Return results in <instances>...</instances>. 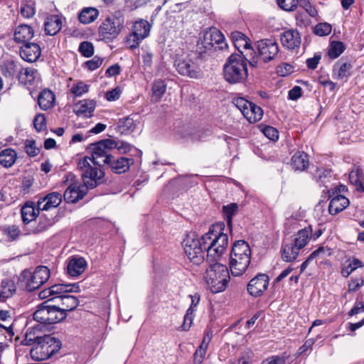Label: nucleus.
Masks as SVG:
<instances>
[{
	"label": "nucleus",
	"instance_id": "nucleus-53",
	"mask_svg": "<svg viewBox=\"0 0 364 364\" xmlns=\"http://www.w3.org/2000/svg\"><path fill=\"white\" fill-rule=\"evenodd\" d=\"M89 86L85 84L82 82H79L77 84L74 85L71 89L70 92L75 96L80 97L82 95L88 92Z\"/></svg>",
	"mask_w": 364,
	"mask_h": 364
},
{
	"label": "nucleus",
	"instance_id": "nucleus-29",
	"mask_svg": "<svg viewBox=\"0 0 364 364\" xmlns=\"http://www.w3.org/2000/svg\"><path fill=\"white\" fill-rule=\"evenodd\" d=\"M17 160V153L11 148H6L0 151V164L6 168L14 166Z\"/></svg>",
	"mask_w": 364,
	"mask_h": 364
},
{
	"label": "nucleus",
	"instance_id": "nucleus-17",
	"mask_svg": "<svg viewBox=\"0 0 364 364\" xmlns=\"http://www.w3.org/2000/svg\"><path fill=\"white\" fill-rule=\"evenodd\" d=\"M87 188L83 184L73 183L65 191L63 194L64 200L68 203H75L82 199L87 193Z\"/></svg>",
	"mask_w": 364,
	"mask_h": 364
},
{
	"label": "nucleus",
	"instance_id": "nucleus-54",
	"mask_svg": "<svg viewBox=\"0 0 364 364\" xmlns=\"http://www.w3.org/2000/svg\"><path fill=\"white\" fill-rule=\"evenodd\" d=\"M34 127L37 132H40L46 129V119L43 114H38L33 120Z\"/></svg>",
	"mask_w": 364,
	"mask_h": 364
},
{
	"label": "nucleus",
	"instance_id": "nucleus-45",
	"mask_svg": "<svg viewBox=\"0 0 364 364\" xmlns=\"http://www.w3.org/2000/svg\"><path fill=\"white\" fill-rule=\"evenodd\" d=\"M19 70L17 63L14 60H6L2 67L3 74L7 77H13L15 75L18 76Z\"/></svg>",
	"mask_w": 364,
	"mask_h": 364
},
{
	"label": "nucleus",
	"instance_id": "nucleus-16",
	"mask_svg": "<svg viewBox=\"0 0 364 364\" xmlns=\"http://www.w3.org/2000/svg\"><path fill=\"white\" fill-rule=\"evenodd\" d=\"M269 278L266 274H258L247 284L249 294L255 297L262 295L269 286Z\"/></svg>",
	"mask_w": 364,
	"mask_h": 364
},
{
	"label": "nucleus",
	"instance_id": "nucleus-30",
	"mask_svg": "<svg viewBox=\"0 0 364 364\" xmlns=\"http://www.w3.org/2000/svg\"><path fill=\"white\" fill-rule=\"evenodd\" d=\"M55 95L50 90H43L38 95V103L43 110L52 108L55 103Z\"/></svg>",
	"mask_w": 364,
	"mask_h": 364
},
{
	"label": "nucleus",
	"instance_id": "nucleus-50",
	"mask_svg": "<svg viewBox=\"0 0 364 364\" xmlns=\"http://www.w3.org/2000/svg\"><path fill=\"white\" fill-rule=\"evenodd\" d=\"M332 30L331 25L328 23H319L314 28V33L319 36H328Z\"/></svg>",
	"mask_w": 364,
	"mask_h": 364
},
{
	"label": "nucleus",
	"instance_id": "nucleus-9",
	"mask_svg": "<svg viewBox=\"0 0 364 364\" xmlns=\"http://www.w3.org/2000/svg\"><path fill=\"white\" fill-rule=\"evenodd\" d=\"M182 245L185 254L191 262L196 264H200L203 262L205 253H207V246L203 236L197 238L193 234L188 235Z\"/></svg>",
	"mask_w": 364,
	"mask_h": 364
},
{
	"label": "nucleus",
	"instance_id": "nucleus-10",
	"mask_svg": "<svg viewBox=\"0 0 364 364\" xmlns=\"http://www.w3.org/2000/svg\"><path fill=\"white\" fill-rule=\"evenodd\" d=\"M90 157L85 156L77 163V168L82 171L83 185L86 186L87 189H92L102 183L104 176V172L100 168L90 165Z\"/></svg>",
	"mask_w": 364,
	"mask_h": 364
},
{
	"label": "nucleus",
	"instance_id": "nucleus-13",
	"mask_svg": "<svg viewBox=\"0 0 364 364\" xmlns=\"http://www.w3.org/2000/svg\"><path fill=\"white\" fill-rule=\"evenodd\" d=\"M150 28L151 26L147 21H136L134 23L132 33L127 38V43L131 48H136L141 41L149 36Z\"/></svg>",
	"mask_w": 364,
	"mask_h": 364
},
{
	"label": "nucleus",
	"instance_id": "nucleus-7",
	"mask_svg": "<svg viewBox=\"0 0 364 364\" xmlns=\"http://www.w3.org/2000/svg\"><path fill=\"white\" fill-rule=\"evenodd\" d=\"M124 17L122 11H115L107 16L98 29L100 37L103 40L112 41L117 38L124 27Z\"/></svg>",
	"mask_w": 364,
	"mask_h": 364
},
{
	"label": "nucleus",
	"instance_id": "nucleus-4",
	"mask_svg": "<svg viewBox=\"0 0 364 364\" xmlns=\"http://www.w3.org/2000/svg\"><path fill=\"white\" fill-rule=\"evenodd\" d=\"M225 80L231 84L243 82L247 77V68L245 57L240 54H232L223 67Z\"/></svg>",
	"mask_w": 364,
	"mask_h": 364
},
{
	"label": "nucleus",
	"instance_id": "nucleus-3",
	"mask_svg": "<svg viewBox=\"0 0 364 364\" xmlns=\"http://www.w3.org/2000/svg\"><path fill=\"white\" fill-rule=\"evenodd\" d=\"M204 279L213 293L223 291L230 281L228 269L225 265L213 262L207 268Z\"/></svg>",
	"mask_w": 364,
	"mask_h": 364
},
{
	"label": "nucleus",
	"instance_id": "nucleus-39",
	"mask_svg": "<svg viewBox=\"0 0 364 364\" xmlns=\"http://www.w3.org/2000/svg\"><path fill=\"white\" fill-rule=\"evenodd\" d=\"M331 249L327 247H319L318 249L314 250L308 257L307 259L301 264L300 271L303 272L306 267L309 266V263L314 259L316 257L321 255V256H329L331 255Z\"/></svg>",
	"mask_w": 364,
	"mask_h": 364
},
{
	"label": "nucleus",
	"instance_id": "nucleus-63",
	"mask_svg": "<svg viewBox=\"0 0 364 364\" xmlns=\"http://www.w3.org/2000/svg\"><path fill=\"white\" fill-rule=\"evenodd\" d=\"M116 146H112V149H116L120 153H127L131 151L132 145L125 141H115Z\"/></svg>",
	"mask_w": 364,
	"mask_h": 364
},
{
	"label": "nucleus",
	"instance_id": "nucleus-58",
	"mask_svg": "<svg viewBox=\"0 0 364 364\" xmlns=\"http://www.w3.org/2000/svg\"><path fill=\"white\" fill-rule=\"evenodd\" d=\"M193 313L192 309H188L186 311L183 318V323L181 326L183 331H188L191 326L194 318Z\"/></svg>",
	"mask_w": 364,
	"mask_h": 364
},
{
	"label": "nucleus",
	"instance_id": "nucleus-49",
	"mask_svg": "<svg viewBox=\"0 0 364 364\" xmlns=\"http://www.w3.org/2000/svg\"><path fill=\"white\" fill-rule=\"evenodd\" d=\"M212 134V132L210 129L203 128L200 129H198L191 134V139L193 141H201L205 140L208 138Z\"/></svg>",
	"mask_w": 364,
	"mask_h": 364
},
{
	"label": "nucleus",
	"instance_id": "nucleus-33",
	"mask_svg": "<svg viewBox=\"0 0 364 364\" xmlns=\"http://www.w3.org/2000/svg\"><path fill=\"white\" fill-rule=\"evenodd\" d=\"M291 166L296 171H304L309 166L308 156L304 151H297L291 157Z\"/></svg>",
	"mask_w": 364,
	"mask_h": 364
},
{
	"label": "nucleus",
	"instance_id": "nucleus-57",
	"mask_svg": "<svg viewBox=\"0 0 364 364\" xmlns=\"http://www.w3.org/2000/svg\"><path fill=\"white\" fill-rule=\"evenodd\" d=\"M233 103L244 115L245 111L248 109L252 102L243 97H237L234 99Z\"/></svg>",
	"mask_w": 364,
	"mask_h": 364
},
{
	"label": "nucleus",
	"instance_id": "nucleus-56",
	"mask_svg": "<svg viewBox=\"0 0 364 364\" xmlns=\"http://www.w3.org/2000/svg\"><path fill=\"white\" fill-rule=\"evenodd\" d=\"M25 151L31 157L37 156L39 154V149L36 147L33 140H27L25 144Z\"/></svg>",
	"mask_w": 364,
	"mask_h": 364
},
{
	"label": "nucleus",
	"instance_id": "nucleus-27",
	"mask_svg": "<svg viewBox=\"0 0 364 364\" xmlns=\"http://www.w3.org/2000/svg\"><path fill=\"white\" fill-rule=\"evenodd\" d=\"M352 64L350 62H344L343 59L336 62L333 66V73L338 79H346L351 75Z\"/></svg>",
	"mask_w": 364,
	"mask_h": 364
},
{
	"label": "nucleus",
	"instance_id": "nucleus-21",
	"mask_svg": "<svg viewBox=\"0 0 364 364\" xmlns=\"http://www.w3.org/2000/svg\"><path fill=\"white\" fill-rule=\"evenodd\" d=\"M134 163V159L132 158H127L125 156H120L116 158L113 155L110 161L107 162L106 165L109 166L113 172L116 173H125L129 168L131 164Z\"/></svg>",
	"mask_w": 364,
	"mask_h": 364
},
{
	"label": "nucleus",
	"instance_id": "nucleus-18",
	"mask_svg": "<svg viewBox=\"0 0 364 364\" xmlns=\"http://www.w3.org/2000/svg\"><path fill=\"white\" fill-rule=\"evenodd\" d=\"M21 58L28 63L36 62L41 55V48L38 43H27L19 49Z\"/></svg>",
	"mask_w": 364,
	"mask_h": 364
},
{
	"label": "nucleus",
	"instance_id": "nucleus-12",
	"mask_svg": "<svg viewBox=\"0 0 364 364\" xmlns=\"http://www.w3.org/2000/svg\"><path fill=\"white\" fill-rule=\"evenodd\" d=\"M112 146H116L115 140L106 139L91 144L92 161L95 165L102 166L112 159Z\"/></svg>",
	"mask_w": 364,
	"mask_h": 364
},
{
	"label": "nucleus",
	"instance_id": "nucleus-41",
	"mask_svg": "<svg viewBox=\"0 0 364 364\" xmlns=\"http://www.w3.org/2000/svg\"><path fill=\"white\" fill-rule=\"evenodd\" d=\"M299 250L294 244L285 245L282 250V258L284 262H292L297 257Z\"/></svg>",
	"mask_w": 364,
	"mask_h": 364
},
{
	"label": "nucleus",
	"instance_id": "nucleus-6",
	"mask_svg": "<svg viewBox=\"0 0 364 364\" xmlns=\"http://www.w3.org/2000/svg\"><path fill=\"white\" fill-rule=\"evenodd\" d=\"M50 299L38 305L33 313V319L39 324H53L58 323L66 318L67 314L64 313L60 307L49 304Z\"/></svg>",
	"mask_w": 364,
	"mask_h": 364
},
{
	"label": "nucleus",
	"instance_id": "nucleus-25",
	"mask_svg": "<svg viewBox=\"0 0 364 364\" xmlns=\"http://www.w3.org/2000/svg\"><path fill=\"white\" fill-rule=\"evenodd\" d=\"M332 197L328 210L330 214L336 215L347 208L350 203L349 200L343 195L331 196Z\"/></svg>",
	"mask_w": 364,
	"mask_h": 364
},
{
	"label": "nucleus",
	"instance_id": "nucleus-62",
	"mask_svg": "<svg viewBox=\"0 0 364 364\" xmlns=\"http://www.w3.org/2000/svg\"><path fill=\"white\" fill-rule=\"evenodd\" d=\"M263 134L269 139L274 141L278 139L279 132L277 129L267 126L262 130Z\"/></svg>",
	"mask_w": 364,
	"mask_h": 364
},
{
	"label": "nucleus",
	"instance_id": "nucleus-47",
	"mask_svg": "<svg viewBox=\"0 0 364 364\" xmlns=\"http://www.w3.org/2000/svg\"><path fill=\"white\" fill-rule=\"evenodd\" d=\"M166 90V85L164 82L161 80H156L154 82L152 85L153 97L156 100H159L161 98Z\"/></svg>",
	"mask_w": 364,
	"mask_h": 364
},
{
	"label": "nucleus",
	"instance_id": "nucleus-1",
	"mask_svg": "<svg viewBox=\"0 0 364 364\" xmlns=\"http://www.w3.org/2000/svg\"><path fill=\"white\" fill-rule=\"evenodd\" d=\"M224 230V223H216L203 235L207 246V260L209 262H216L220 258L228 246V236L223 232Z\"/></svg>",
	"mask_w": 364,
	"mask_h": 364
},
{
	"label": "nucleus",
	"instance_id": "nucleus-59",
	"mask_svg": "<svg viewBox=\"0 0 364 364\" xmlns=\"http://www.w3.org/2000/svg\"><path fill=\"white\" fill-rule=\"evenodd\" d=\"M21 14L23 17L29 18L35 14L33 4H22L21 6Z\"/></svg>",
	"mask_w": 364,
	"mask_h": 364
},
{
	"label": "nucleus",
	"instance_id": "nucleus-15",
	"mask_svg": "<svg viewBox=\"0 0 364 364\" xmlns=\"http://www.w3.org/2000/svg\"><path fill=\"white\" fill-rule=\"evenodd\" d=\"M258 58L267 63L274 59L279 53V46L272 39H262L257 43Z\"/></svg>",
	"mask_w": 364,
	"mask_h": 364
},
{
	"label": "nucleus",
	"instance_id": "nucleus-34",
	"mask_svg": "<svg viewBox=\"0 0 364 364\" xmlns=\"http://www.w3.org/2000/svg\"><path fill=\"white\" fill-rule=\"evenodd\" d=\"M41 324H36L32 327L27 328L24 342L26 345H32L37 343L43 336H41Z\"/></svg>",
	"mask_w": 364,
	"mask_h": 364
},
{
	"label": "nucleus",
	"instance_id": "nucleus-46",
	"mask_svg": "<svg viewBox=\"0 0 364 364\" xmlns=\"http://www.w3.org/2000/svg\"><path fill=\"white\" fill-rule=\"evenodd\" d=\"M345 50L344 44L341 41H333L328 50V56L335 59L338 58Z\"/></svg>",
	"mask_w": 364,
	"mask_h": 364
},
{
	"label": "nucleus",
	"instance_id": "nucleus-60",
	"mask_svg": "<svg viewBox=\"0 0 364 364\" xmlns=\"http://www.w3.org/2000/svg\"><path fill=\"white\" fill-rule=\"evenodd\" d=\"M102 62L103 59L96 55L92 59L85 62V66L89 70L92 71L98 68L102 65Z\"/></svg>",
	"mask_w": 364,
	"mask_h": 364
},
{
	"label": "nucleus",
	"instance_id": "nucleus-14",
	"mask_svg": "<svg viewBox=\"0 0 364 364\" xmlns=\"http://www.w3.org/2000/svg\"><path fill=\"white\" fill-rule=\"evenodd\" d=\"M174 65L178 73L191 78H198L201 76V70L198 65L189 56L178 58L175 60Z\"/></svg>",
	"mask_w": 364,
	"mask_h": 364
},
{
	"label": "nucleus",
	"instance_id": "nucleus-5",
	"mask_svg": "<svg viewBox=\"0 0 364 364\" xmlns=\"http://www.w3.org/2000/svg\"><path fill=\"white\" fill-rule=\"evenodd\" d=\"M61 346V342L58 338L50 335H44L31 348L30 355L34 360H47L56 353Z\"/></svg>",
	"mask_w": 364,
	"mask_h": 364
},
{
	"label": "nucleus",
	"instance_id": "nucleus-52",
	"mask_svg": "<svg viewBox=\"0 0 364 364\" xmlns=\"http://www.w3.org/2000/svg\"><path fill=\"white\" fill-rule=\"evenodd\" d=\"M80 53L86 58L91 57L94 53V47L92 43L83 41L79 46Z\"/></svg>",
	"mask_w": 364,
	"mask_h": 364
},
{
	"label": "nucleus",
	"instance_id": "nucleus-38",
	"mask_svg": "<svg viewBox=\"0 0 364 364\" xmlns=\"http://www.w3.org/2000/svg\"><path fill=\"white\" fill-rule=\"evenodd\" d=\"M99 11L93 7L84 8L78 16L79 21L84 23L88 24L93 22L98 16Z\"/></svg>",
	"mask_w": 364,
	"mask_h": 364
},
{
	"label": "nucleus",
	"instance_id": "nucleus-35",
	"mask_svg": "<svg viewBox=\"0 0 364 364\" xmlns=\"http://www.w3.org/2000/svg\"><path fill=\"white\" fill-rule=\"evenodd\" d=\"M53 296L68 292H79L80 287L77 283L74 284H55L50 287Z\"/></svg>",
	"mask_w": 364,
	"mask_h": 364
},
{
	"label": "nucleus",
	"instance_id": "nucleus-32",
	"mask_svg": "<svg viewBox=\"0 0 364 364\" xmlns=\"http://www.w3.org/2000/svg\"><path fill=\"white\" fill-rule=\"evenodd\" d=\"M231 38L235 47L242 53L241 48H251L250 40L242 32L235 31L231 33Z\"/></svg>",
	"mask_w": 364,
	"mask_h": 364
},
{
	"label": "nucleus",
	"instance_id": "nucleus-61",
	"mask_svg": "<svg viewBox=\"0 0 364 364\" xmlns=\"http://www.w3.org/2000/svg\"><path fill=\"white\" fill-rule=\"evenodd\" d=\"M277 71L281 76H287L294 72V67L289 63H284L277 67Z\"/></svg>",
	"mask_w": 364,
	"mask_h": 364
},
{
	"label": "nucleus",
	"instance_id": "nucleus-55",
	"mask_svg": "<svg viewBox=\"0 0 364 364\" xmlns=\"http://www.w3.org/2000/svg\"><path fill=\"white\" fill-rule=\"evenodd\" d=\"M277 3L282 9L291 11L296 8L299 0H277Z\"/></svg>",
	"mask_w": 364,
	"mask_h": 364
},
{
	"label": "nucleus",
	"instance_id": "nucleus-24",
	"mask_svg": "<svg viewBox=\"0 0 364 364\" xmlns=\"http://www.w3.org/2000/svg\"><path fill=\"white\" fill-rule=\"evenodd\" d=\"M95 102L92 100H84L76 103L73 112L78 116L90 117L95 108Z\"/></svg>",
	"mask_w": 364,
	"mask_h": 364
},
{
	"label": "nucleus",
	"instance_id": "nucleus-64",
	"mask_svg": "<svg viewBox=\"0 0 364 364\" xmlns=\"http://www.w3.org/2000/svg\"><path fill=\"white\" fill-rule=\"evenodd\" d=\"M364 284L362 278L351 279L348 283V291L353 292L357 291Z\"/></svg>",
	"mask_w": 364,
	"mask_h": 364
},
{
	"label": "nucleus",
	"instance_id": "nucleus-48",
	"mask_svg": "<svg viewBox=\"0 0 364 364\" xmlns=\"http://www.w3.org/2000/svg\"><path fill=\"white\" fill-rule=\"evenodd\" d=\"M136 123L134 119L129 117L119 119L118 128L121 132H132L135 129Z\"/></svg>",
	"mask_w": 364,
	"mask_h": 364
},
{
	"label": "nucleus",
	"instance_id": "nucleus-44",
	"mask_svg": "<svg viewBox=\"0 0 364 364\" xmlns=\"http://www.w3.org/2000/svg\"><path fill=\"white\" fill-rule=\"evenodd\" d=\"M54 223L55 220L53 218H49L47 215H41L39 218V221L37 226L33 229L32 232L34 234L42 232L48 230Z\"/></svg>",
	"mask_w": 364,
	"mask_h": 364
},
{
	"label": "nucleus",
	"instance_id": "nucleus-20",
	"mask_svg": "<svg viewBox=\"0 0 364 364\" xmlns=\"http://www.w3.org/2000/svg\"><path fill=\"white\" fill-rule=\"evenodd\" d=\"M280 41L282 46L287 49H294L301 44V37L296 30H287L280 36Z\"/></svg>",
	"mask_w": 364,
	"mask_h": 364
},
{
	"label": "nucleus",
	"instance_id": "nucleus-42",
	"mask_svg": "<svg viewBox=\"0 0 364 364\" xmlns=\"http://www.w3.org/2000/svg\"><path fill=\"white\" fill-rule=\"evenodd\" d=\"M58 297L61 300L63 307L60 309L64 313L75 309L79 304V300L75 296L65 294L58 296Z\"/></svg>",
	"mask_w": 364,
	"mask_h": 364
},
{
	"label": "nucleus",
	"instance_id": "nucleus-19",
	"mask_svg": "<svg viewBox=\"0 0 364 364\" xmlns=\"http://www.w3.org/2000/svg\"><path fill=\"white\" fill-rule=\"evenodd\" d=\"M34 36L33 28L27 24H20L16 27L14 33V40L16 43L25 45L29 43Z\"/></svg>",
	"mask_w": 364,
	"mask_h": 364
},
{
	"label": "nucleus",
	"instance_id": "nucleus-43",
	"mask_svg": "<svg viewBox=\"0 0 364 364\" xmlns=\"http://www.w3.org/2000/svg\"><path fill=\"white\" fill-rule=\"evenodd\" d=\"M238 205L235 203L223 206V213L225 217L227 225L230 231L232 227V217L237 213Z\"/></svg>",
	"mask_w": 364,
	"mask_h": 364
},
{
	"label": "nucleus",
	"instance_id": "nucleus-11",
	"mask_svg": "<svg viewBox=\"0 0 364 364\" xmlns=\"http://www.w3.org/2000/svg\"><path fill=\"white\" fill-rule=\"evenodd\" d=\"M228 48V44L225 41L224 35L215 28H210V31L204 33L203 39L197 44V51L202 57L203 53L214 48L223 50Z\"/></svg>",
	"mask_w": 364,
	"mask_h": 364
},
{
	"label": "nucleus",
	"instance_id": "nucleus-8",
	"mask_svg": "<svg viewBox=\"0 0 364 364\" xmlns=\"http://www.w3.org/2000/svg\"><path fill=\"white\" fill-rule=\"evenodd\" d=\"M50 276V269L46 266H38L33 272L24 269L19 280L24 284L28 291H33L46 283Z\"/></svg>",
	"mask_w": 364,
	"mask_h": 364
},
{
	"label": "nucleus",
	"instance_id": "nucleus-28",
	"mask_svg": "<svg viewBox=\"0 0 364 364\" xmlns=\"http://www.w3.org/2000/svg\"><path fill=\"white\" fill-rule=\"evenodd\" d=\"M62 28V21L57 15H51L47 18L44 23V29L47 35L54 36L57 34Z\"/></svg>",
	"mask_w": 364,
	"mask_h": 364
},
{
	"label": "nucleus",
	"instance_id": "nucleus-37",
	"mask_svg": "<svg viewBox=\"0 0 364 364\" xmlns=\"http://www.w3.org/2000/svg\"><path fill=\"white\" fill-rule=\"evenodd\" d=\"M263 116V111L260 107L253 104H250L248 109L245 111L244 117L250 122L255 123L259 121Z\"/></svg>",
	"mask_w": 364,
	"mask_h": 364
},
{
	"label": "nucleus",
	"instance_id": "nucleus-26",
	"mask_svg": "<svg viewBox=\"0 0 364 364\" xmlns=\"http://www.w3.org/2000/svg\"><path fill=\"white\" fill-rule=\"evenodd\" d=\"M87 262L82 257H73L67 266L68 273L71 277H77L85 270Z\"/></svg>",
	"mask_w": 364,
	"mask_h": 364
},
{
	"label": "nucleus",
	"instance_id": "nucleus-40",
	"mask_svg": "<svg viewBox=\"0 0 364 364\" xmlns=\"http://www.w3.org/2000/svg\"><path fill=\"white\" fill-rule=\"evenodd\" d=\"M311 227L299 230L295 237L294 245L299 250L305 247L311 236Z\"/></svg>",
	"mask_w": 364,
	"mask_h": 364
},
{
	"label": "nucleus",
	"instance_id": "nucleus-22",
	"mask_svg": "<svg viewBox=\"0 0 364 364\" xmlns=\"http://www.w3.org/2000/svg\"><path fill=\"white\" fill-rule=\"evenodd\" d=\"M62 196L58 192H52L38 200V208L41 210H48L50 208L58 207L62 202Z\"/></svg>",
	"mask_w": 364,
	"mask_h": 364
},
{
	"label": "nucleus",
	"instance_id": "nucleus-51",
	"mask_svg": "<svg viewBox=\"0 0 364 364\" xmlns=\"http://www.w3.org/2000/svg\"><path fill=\"white\" fill-rule=\"evenodd\" d=\"M4 235H7L11 240H16L21 234V230L17 225H9L3 229Z\"/></svg>",
	"mask_w": 364,
	"mask_h": 364
},
{
	"label": "nucleus",
	"instance_id": "nucleus-31",
	"mask_svg": "<svg viewBox=\"0 0 364 364\" xmlns=\"http://www.w3.org/2000/svg\"><path fill=\"white\" fill-rule=\"evenodd\" d=\"M17 287L15 282L9 278L4 279L0 284L1 297L6 299L11 298L16 293Z\"/></svg>",
	"mask_w": 364,
	"mask_h": 364
},
{
	"label": "nucleus",
	"instance_id": "nucleus-36",
	"mask_svg": "<svg viewBox=\"0 0 364 364\" xmlns=\"http://www.w3.org/2000/svg\"><path fill=\"white\" fill-rule=\"evenodd\" d=\"M36 70L31 68H21L18 73L20 83L25 85H32L36 78Z\"/></svg>",
	"mask_w": 364,
	"mask_h": 364
},
{
	"label": "nucleus",
	"instance_id": "nucleus-2",
	"mask_svg": "<svg viewBox=\"0 0 364 364\" xmlns=\"http://www.w3.org/2000/svg\"><path fill=\"white\" fill-rule=\"evenodd\" d=\"M251 250L245 240H237L233 243L230 257V269L233 276H240L245 273L250 263Z\"/></svg>",
	"mask_w": 364,
	"mask_h": 364
},
{
	"label": "nucleus",
	"instance_id": "nucleus-23",
	"mask_svg": "<svg viewBox=\"0 0 364 364\" xmlns=\"http://www.w3.org/2000/svg\"><path fill=\"white\" fill-rule=\"evenodd\" d=\"M41 209L36 207V204L33 201H27L22 206L21 210L22 221L24 224H28L34 220L40 213Z\"/></svg>",
	"mask_w": 364,
	"mask_h": 364
}]
</instances>
